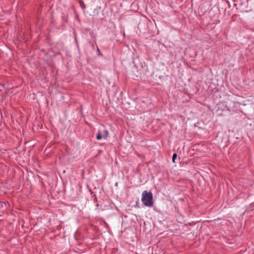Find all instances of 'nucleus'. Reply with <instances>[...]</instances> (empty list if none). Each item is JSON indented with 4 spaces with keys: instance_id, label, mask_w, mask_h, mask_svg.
<instances>
[{
    "instance_id": "nucleus-4",
    "label": "nucleus",
    "mask_w": 254,
    "mask_h": 254,
    "mask_svg": "<svg viewBox=\"0 0 254 254\" xmlns=\"http://www.w3.org/2000/svg\"><path fill=\"white\" fill-rule=\"evenodd\" d=\"M177 155L176 153H174L173 155V158H172V160L174 162H175V160L177 158Z\"/></svg>"
},
{
    "instance_id": "nucleus-2",
    "label": "nucleus",
    "mask_w": 254,
    "mask_h": 254,
    "mask_svg": "<svg viewBox=\"0 0 254 254\" xmlns=\"http://www.w3.org/2000/svg\"><path fill=\"white\" fill-rule=\"evenodd\" d=\"M101 132H102V137L106 139L109 134L108 131L106 129H104L103 130H101Z\"/></svg>"
},
{
    "instance_id": "nucleus-3",
    "label": "nucleus",
    "mask_w": 254,
    "mask_h": 254,
    "mask_svg": "<svg viewBox=\"0 0 254 254\" xmlns=\"http://www.w3.org/2000/svg\"><path fill=\"white\" fill-rule=\"evenodd\" d=\"M102 134V132H101V130H98V131L97 133L96 139L97 140H100L102 138H103Z\"/></svg>"
},
{
    "instance_id": "nucleus-1",
    "label": "nucleus",
    "mask_w": 254,
    "mask_h": 254,
    "mask_svg": "<svg viewBox=\"0 0 254 254\" xmlns=\"http://www.w3.org/2000/svg\"><path fill=\"white\" fill-rule=\"evenodd\" d=\"M141 201L145 206L149 207L153 206L154 202L152 193L144 190L141 195Z\"/></svg>"
}]
</instances>
